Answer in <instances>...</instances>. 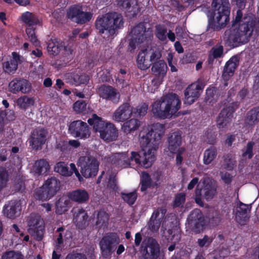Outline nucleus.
Returning a JSON list of instances; mask_svg holds the SVG:
<instances>
[{
	"mask_svg": "<svg viewBox=\"0 0 259 259\" xmlns=\"http://www.w3.org/2000/svg\"><path fill=\"white\" fill-rule=\"evenodd\" d=\"M87 104L84 100H78L73 105L74 111L77 113L85 114L87 111Z\"/></svg>",
	"mask_w": 259,
	"mask_h": 259,
	"instance_id": "54",
	"label": "nucleus"
},
{
	"mask_svg": "<svg viewBox=\"0 0 259 259\" xmlns=\"http://www.w3.org/2000/svg\"><path fill=\"white\" fill-rule=\"evenodd\" d=\"M29 230L31 231L35 239L39 241L44 237L45 232V224L43 219L37 214H31L27 220Z\"/></svg>",
	"mask_w": 259,
	"mask_h": 259,
	"instance_id": "13",
	"label": "nucleus"
},
{
	"mask_svg": "<svg viewBox=\"0 0 259 259\" xmlns=\"http://www.w3.org/2000/svg\"><path fill=\"white\" fill-rule=\"evenodd\" d=\"M47 135L48 131L44 128H35L31 134L29 141L32 149L36 150L41 149L47 140Z\"/></svg>",
	"mask_w": 259,
	"mask_h": 259,
	"instance_id": "19",
	"label": "nucleus"
},
{
	"mask_svg": "<svg viewBox=\"0 0 259 259\" xmlns=\"http://www.w3.org/2000/svg\"><path fill=\"white\" fill-rule=\"evenodd\" d=\"M133 114V107L129 103L121 104L114 112L113 119L117 122H123Z\"/></svg>",
	"mask_w": 259,
	"mask_h": 259,
	"instance_id": "23",
	"label": "nucleus"
},
{
	"mask_svg": "<svg viewBox=\"0 0 259 259\" xmlns=\"http://www.w3.org/2000/svg\"><path fill=\"white\" fill-rule=\"evenodd\" d=\"M67 196L70 200L78 203H83L88 201L89 195L84 189H78L68 193Z\"/></svg>",
	"mask_w": 259,
	"mask_h": 259,
	"instance_id": "32",
	"label": "nucleus"
},
{
	"mask_svg": "<svg viewBox=\"0 0 259 259\" xmlns=\"http://www.w3.org/2000/svg\"><path fill=\"white\" fill-rule=\"evenodd\" d=\"M255 145V143L253 141L248 142L243 151L242 156L243 158H248L250 159L253 156V148Z\"/></svg>",
	"mask_w": 259,
	"mask_h": 259,
	"instance_id": "57",
	"label": "nucleus"
},
{
	"mask_svg": "<svg viewBox=\"0 0 259 259\" xmlns=\"http://www.w3.org/2000/svg\"><path fill=\"white\" fill-rule=\"evenodd\" d=\"M9 181V175L7 169L0 166V192L7 186Z\"/></svg>",
	"mask_w": 259,
	"mask_h": 259,
	"instance_id": "49",
	"label": "nucleus"
},
{
	"mask_svg": "<svg viewBox=\"0 0 259 259\" xmlns=\"http://www.w3.org/2000/svg\"><path fill=\"white\" fill-rule=\"evenodd\" d=\"M209 53L213 56V58H220L223 57L224 47L221 43H218L211 48Z\"/></svg>",
	"mask_w": 259,
	"mask_h": 259,
	"instance_id": "56",
	"label": "nucleus"
},
{
	"mask_svg": "<svg viewBox=\"0 0 259 259\" xmlns=\"http://www.w3.org/2000/svg\"><path fill=\"white\" fill-rule=\"evenodd\" d=\"M22 22L26 24V27H36L40 24L38 17L33 13L26 11L23 13L21 16Z\"/></svg>",
	"mask_w": 259,
	"mask_h": 259,
	"instance_id": "34",
	"label": "nucleus"
},
{
	"mask_svg": "<svg viewBox=\"0 0 259 259\" xmlns=\"http://www.w3.org/2000/svg\"><path fill=\"white\" fill-rule=\"evenodd\" d=\"M174 215L172 213L167 214L164 219L162 224V227L166 231L167 237L168 238L171 237V239L175 236V232L177 229V226L175 225V224L172 221L169 222V219L172 220V218H174Z\"/></svg>",
	"mask_w": 259,
	"mask_h": 259,
	"instance_id": "35",
	"label": "nucleus"
},
{
	"mask_svg": "<svg viewBox=\"0 0 259 259\" xmlns=\"http://www.w3.org/2000/svg\"><path fill=\"white\" fill-rule=\"evenodd\" d=\"M217 149L214 146L206 149L203 153V162L205 165L211 163L217 156Z\"/></svg>",
	"mask_w": 259,
	"mask_h": 259,
	"instance_id": "41",
	"label": "nucleus"
},
{
	"mask_svg": "<svg viewBox=\"0 0 259 259\" xmlns=\"http://www.w3.org/2000/svg\"><path fill=\"white\" fill-rule=\"evenodd\" d=\"M55 233L57 237L56 240L57 246L63 243V237H65L67 236V233L70 235V232L67 230H65V228L63 227L58 228L56 231Z\"/></svg>",
	"mask_w": 259,
	"mask_h": 259,
	"instance_id": "55",
	"label": "nucleus"
},
{
	"mask_svg": "<svg viewBox=\"0 0 259 259\" xmlns=\"http://www.w3.org/2000/svg\"><path fill=\"white\" fill-rule=\"evenodd\" d=\"M17 104L20 109L26 110L34 105V100L33 98L23 96L17 99Z\"/></svg>",
	"mask_w": 259,
	"mask_h": 259,
	"instance_id": "45",
	"label": "nucleus"
},
{
	"mask_svg": "<svg viewBox=\"0 0 259 259\" xmlns=\"http://www.w3.org/2000/svg\"><path fill=\"white\" fill-rule=\"evenodd\" d=\"M161 221V219L152 214L148 224V229L153 232H156L159 229Z\"/></svg>",
	"mask_w": 259,
	"mask_h": 259,
	"instance_id": "51",
	"label": "nucleus"
},
{
	"mask_svg": "<svg viewBox=\"0 0 259 259\" xmlns=\"http://www.w3.org/2000/svg\"><path fill=\"white\" fill-rule=\"evenodd\" d=\"M202 193L206 200H211L217 195V186L211 180L205 181L202 189Z\"/></svg>",
	"mask_w": 259,
	"mask_h": 259,
	"instance_id": "33",
	"label": "nucleus"
},
{
	"mask_svg": "<svg viewBox=\"0 0 259 259\" xmlns=\"http://www.w3.org/2000/svg\"><path fill=\"white\" fill-rule=\"evenodd\" d=\"M50 170L48 161L45 159H40L36 161L33 165V170L38 175L46 174Z\"/></svg>",
	"mask_w": 259,
	"mask_h": 259,
	"instance_id": "38",
	"label": "nucleus"
},
{
	"mask_svg": "<svg viewBox=\"0 0 259 259\" xmlns=\"http://www.w3.org/2000/svg\"><path fill=\"white\" fill-rule=\"evenodd\" d=\"M68 133L75 138L85 139L90 136L91 132L88 124L81 120L71 122L68 125Z\"/></svg>",
	"mask_w": 259,
	"mask_h": 259,
	"instance_id": "14",
	"label": "nucleus"
},
{
	"mask_svg": "<svg viewBox=\"0 0 259 259\" xmlns=\"http://www.w3.org/2000/svg\"><path fill=\"white\" fill-rule=\"evenodd\" d=\"M217 93V89L215 87H211L206 89L205 100L210 103L215 101V98Z\"/></svg>",
	"mask_w": 259,
	"mask_h": 259,
	"instance_id": "58",
	"label": "nucleus"
},
{
	"mask_svg": "<svg viewBox=\"0 0 259 259\" xmlns=\"http://www.w3.org/2000/svg\"><path fill=\"white\" fill-rule=\"evenodd\" d=\"M70 82L76 86L81 84H87L90 80L88 75L85 73L72 72L70 75Z\"/></svg>",
	"mask_w": 259,
	"mask_h": 259,
	"instance_id": "37",
	"label": "nucleus"
},
{
	"mask_svg": "<svg viewBox=\"0 0 259 259\" xmlns=\"http://www.w3.org/2000/svg\"><path fill=\"white\" fill-rule=\"evenodd\" d=\"M36 27H26L25 32L30 42L35 47H39L40 42L36 35Z\"/></svg>",
	"mask_w": 259,
	"mask_h": 259,
	"instance_id": "47",
	"label": "nucleus"
},
{
	"mask_svg": "<svg viewBox=\"0 0 259 259\" xmlns=\"http://www.w3.org/2000/svg\"><path fill=\"white\" fill-rule=\"evenodd\" d=\"M56 148L62 152H67L70 150L71 148L66 141H60L57 143Z\"/></svg>",
	"mask_w": 259,
	"mask_h": 259,
	"instance_id": "62",
	"label": "nucleus"
},
{
	"mask_svg": "<svg viewBox=\"0 0 259 259\" xmlns=\"http://www.w3.org/2000/svg\"><path fill=\"white\" fill-rule=\"evenodd\" d=\"M119 238L115 233H110L104 236L99 245L104 256H109L114 251V245L119 243Z\"/></svg>",
	"mask_w": 259,
	"mask_h": 259,
	"instance_id": "15",
	"label": "nucleus"
},
{
	"mask_svg": "<svg viewBox=\"0 0 259 259\" xmlns=\"http://www.w3.org/2000/svg\"><path fill=\"white\" fill-rule=\"evenodd\" d=\"M2 259H23V256L19 252L11 250L4 252Z\"/></svg>",
	"mask_w": 259,
	"mask_h": 259,
	"instance_id": "59",
	"label": "nucleus"
},
{
	"mask_svg": "<svg viewBox=\"0 0 259 259\" xmlns=\"http://www.w3.org/2000/svg\"><path fill=\"white\" fill-rule=\"evenodd\" d=\"M146 24L145 22H140L131 31L132 36L139 45V47L148 48L152 40V29L151 27L147 28Z\"/></svg>",
	"mask_w": 259,
	"mask_h": 259,
	"instance_id": "7",
	"label": "nucleus"
},
{
	"mask_svg": "<svg viewBox=\"0 0 259 259\" xmlns=\"http://www.w3.org/2000/svg\"><path fill=\"white\" fill-rule=\"evenodd\" d=\"M109 214L103 209H100L97 215L96 225L100 227H105L108 223Z\"/></svg>",
	"mask_w": 259,
	"mask_h": 259,
	"instance_id": "44",
	"label": "nucleus"
},
{
	"mask_svg": "<svg viewBox=\"0 0 259 259\" xmlns=\"http://www.w3.org/2000/svg\"><path fill=\"white\" fill-rule=\"evenodd\" d=\"M222 220V217L220 213L215 212V214L209 219V223L213 227L218 226Z\"/></svg>",
	"mask_w": 259,
	"mask_h": 259,
	"instance_id": "64",
	"label": "nucleus"
},
{
	"mask_svg": "<svg viewBox=\"0 0 259 259\" xmlns=\"http://www.w3.org/2000/svg\"><path fill=\"white\" fill-rule=\"evenodd\" d=\"M186 201V194L184 192L177 193L175 195L172 206L174 208L180 207L182 208Z\"/></svg>",
	"mask_w": 259,
	"mask_h": 259,
	"instance_id": "52",
	"label": "nucleus"
},
{
	"mask_svg": "<svg viewBox=\"0 0 259 259\" xmlns=\"http://www.w3.org/2000/svg\"><path fill=\"white\" fill-rule=\"evenodd\" d=\"M9 91L13 94H28L31 90V84L27 79L16 77L14 78L9 84Z\"/></svg>",
	"mask_w": 259,
	"mask_h": 259,
	"instance_id": "18",
	"label": "nucleus"
},
{
	"mask_svg": "<svg viewBox=\"0 0 259 259\" xmlns=\"http://www.w3.org/2000/svg\"><path fill=\"white\" fill-rule=\"evenodd\" d=\"M239 106L238 102H233L221 110L217 119V126L219 129L226 128L231 122L234 113Z\"/></svg>",
	"mask_w": 259,
	"mask_h": 259,
	"instance_id": "10",
	"label": "nucleus"
},
{
	"mask_svg": "<svg viewBox=\"0 0 259 259\" xmlns=\"http://www.w3.org/2000/svg\"><path fill=\"white\" fill-rule=\"evenodd\" d=\"M67 16L71 21L82 25L92 19L93 13L83 12L82 6L76 4L69 7L67 12Z\"/></svg>",
	"mask_w": 259,
	"mask_h": 259,
	"instance_id": "11",
	"label": "nucleus"
},
{
	"mask_svg": "<svg viewBox=\"0 0 259 259\" xmlns=\"http://www.w3.org/2000/svg\"><path fill=\"white\" fill-rule=\"evenodd\" d=\"M243 38L237 30L228 29L224 33V41L225 45L231 48H234L241 45H244Z\"/></svg>",
	"mask_w": 259,
	"mask_h": 259,
	"instance_id": "20",
	"label": "nucleus"
},
{
	"mask_svg": "<svg viewBox=\"0 0 259 259\" xmlns=\"http://www.w3.org/2000/svg\"><path fill=\"white\" fill-rule=\"evenodd\" d=\"M140 190L142 192H144L152 185V179L150 176L147 172H142L140 180Z\"/></svg>",
	"mask_w": 259,
	"mask_h": 259,
	"instance_id": "46",
	"label": "nucleus"
},
{
	"mask_svg": "<svg viewBox=\"0 0 259 259\" xmlns=\"http://www.w3.org/2000/svg\"><path fill=\"white\" fill-rule=\"evenodd\" d=\"M141 125V122L137 119L132 118L126 121L122 125V132L126 134H131L137 131Z\"/></svg>",
	"mask_w": 259,
	"mask_h": 259,
	"instance_id": "36",
	"label": "nucleus"
},
{
	"mask_svg": "<svg viewBox=\"0 0 259 259\" xmlns=\"http://www.w3.org/2000/svg\"><path fill=\"white\" fill-rule=\"evenodd\" d=\"M54 171L64 177H69L72 175V170H71V168L69 169L68 163L64 161L56 163Z\"/></svg>",
	"mask_w": 259,
	"mask_h": 259,
	"instance_id": "42",
	"label": "nucleus"
},
{
	"mask_svg": "<svg viewBox=\"0 0 259 259\" xmlns=\"http://www.w3.org/2000/svg\"><path fill=\"white\" fill-rule=\"evenodd\" d=\"M166 68L167 65L164 61L159 60L153 63L151 70L155 75L163 76L166 74Z\"/></svg>",
	"mask_w": 259,
	"mask_h": 259,
	"instance_id": "43",
	"label": "nucleus"
},
{
	"mask_svg": "<svg viewBox=\"0 0 259 259\" xmlns=\"http://www.w3.org/2000/svg\"><path fill=\"white\" fill-rule=\"evenodd\" d=\"M100 96L103 99L112 101L114 103H117L119 99V96L117 90L109 85H103L99 88Z\"/></svg>",
	"mask_w": 259,
	"mask_h": 259,
	"instance_id": "28",
	"label": "nucleus"
},
{
	"mask_svg": "<svg viewBox=\"0 0 259 259\" xmlns=\"http://www.w3.org/2000/svg\"><path fill=\"white\" fill-rule=\"evenodd\" d=\"M148 109V105L146 103H141L136 108H133V114L136 117L144 116L147 113Z\"/></svg>",
	"mask_w": 259,
	"mask_h": 259,
	"instance_id": "53",
	"label": "nucleus"
},
{
	"mask_svg": "<svg viewBox=\"0 0 259 259\" xmlns=\"http://www.w3.org/2000/svg\"><path fill=\"white\" fill-rule=\"evenodd\" d=\"M188 225L195 233H200L205 228L207 222L202 211L199 209L193 210L187 218Z\"/></svg>",
	"mask_w": 259,
	"mask_h": 259,
	"instance_id": "12",
	"label": "nucleus"
},
{
	"mask_svg": "<svg viewBox=\"0 0 259 259\" xmlns=\"http://www.w3.org/2000/svg\"><path fill=\"white\" fill-rule=\"evenodd\" d=\"M72 211L76 226L80 229L85 228L89 218L87 211L82 208L77 207L73 208Z\"/></svg>",
	"mask_w": 259,
	"mask_h": 259,
	"instance_id": "27",
	"label": "nucleus"
},
{
	"mask_svg": "<svg viewBox=\"0 0 259 259\" xmlns=\"http://www.w3.org/2000/svg\"><path fill=\"white\" fill-rule=\"evenodd\" d=\"M167 29L163 24H158L155 26V36L160 41H165L167 39Z\"/></svg>",
	"mask_w": 259,
	"mask_h": 259,
	"instance_id": "48",
	"label": "nucleus"
},
{
	"mask_svg": "<svg viewBox=\"0 0 259 259\" xmlns=\"http://www.w3.org/2000/svg\"><path fill=\"white\" fill-rule=\"evenodd\" d=\"M259 123V106L253 107L248 111L244 118V124L248 128H253Z\"/></svg>",
	"mask_w": 259,
	"mask_h": 259,
	"instance_id": "26",
	"label": "nucleus"
},
{
	"mask_svg": "<svg viewBox=\"0 0 259 259\" xmlns=\"http://www.w3.org/2000/svg\"><path fill=\"white\" fill-rule=\"evenodd\" d=\"M164 133V125L159 123L144 127L139 134L142 151H132L130 157L127 152L117 153L112 159L113 163L122 168L130 166L131 162L134 161L139 166L150 167L155 160L154 151L158 148Z\"/></svg>",
	"mask_w": 259,
	"mask_h": 259,
	"instance_id": "1",
	"label": "nucleus"
},
{
	"mask_svg": "<svg viewBox=\"0 0 259 259\" xmlns=\"http://www.w3.org/2000/svg\"><path fill=\"white\" fill-rule=\"evenodd\" d=\"M248 210H250L249 205L239 201L235 212V220L239 225L243 226L248 221L250 216Z\"/></svg>",
	"mask_w": 259,
	"mask_h": 259,
	"instance_id": "25",
	"label": "nucleus"
},
{
	"mask_svg": "<svg viewBox=\"0 0 259 259\" xmlns=\"http://www.w3.org/2000/svg\"><path fill=\"white\" fill-rule=\"evenodd\" d=\"M117 6L124 11L130 17H136L139 12L137 3L134 4V0H116Z\"/></svg>",
	"mask_w": 259,
	"mask_h": 259,
	"instance_id": "24",
	"label": "nucleus"
},
{
	"mask_svg": "<svg viewBox=\"0 0 259 259\" xmlns=\"http://www.w3.org/2000/svg\"><path fill=\"white\" fill-rule=\"evenodd\" d=\"M203 89L201 83H192L184 91V104L191 105L194 103L200 96Z\"/></svg>",
	"mask_w": 259,
	"mask_h": 259,
	"instance_id": "17",
	"label": "nucleus"
},
{
	"mask_svg": "<svg viewBox=\"0 0 259 259\" xmlns=\"http://www.w3.org/2000/svg\"><path fill=\"white\" fill-rule=\"evenodd\" d=\"M120 195L121 198L129 205H133L138 197L136 190L130 193L121 192Z\"/></svg>",
	"mask_w": 259,
	"mask_h": 259,
	"instance_id": "50",
	"label": "nucleus"
},
{
	"mask_svg": "<svg viewBox=\"0 0 259 259\" xmlns=\"http://www.w3.org/2000/svg\"><path fill=\"white\" fill-rule=\"evenodd\" d=\"M70 203L69 199L65 196H62L56 203V212L58 214H62L68 210V205Z\"/></svg>",
	"mask_w": 259,
	"mask_h": 259,
	"instance_id": "40",
	"label": "nucleus"
},
{
	"mask_svg": "<svg viewBox=\"0 0 259 259\" xmlns=\"http://www.w3.org/2000/svg\"><path fill=\"white\" fill-rule=\"evenodd\" d=\"M77 165L80 167V172L85 178L96 176L99 170V162L93 156H83L79 158Z\"/></svg>",
	"mask_w": 259,
	"mask_h": 259,
	"instance_id": "9",
	"label": "nucleus"
},
{
	"mask_svg": "<svg viewBox=\"0 0 259 259\" xmlns=\"http://www.w3.org/2000/svg\"><path fill=\"white\" fill-rule=\"evenodd\" d=\"M240 57L234 55L226 62L224 67L222 77L225 81H228L234 75L239 65Z\"/></svg>",
	"mask_w": 259,
	"mask_h": 259,
	"instance_id": "21",
	"label": "nucleus"
},
{
	"mask_svg": "<svg viewBox=\"0 0 259 259\" xmlns=\"http://www.w3.org/2000/svg\"><path fill=\"white\" fill-rule=\"evenodd\" d=\"M47 52L51 57L57 56L61 51V48L63 47V41L60 39L52 37L48 40Z\"/></svg>",
	"mask_w": 259,
	"mask_h": 259,
	"instance_id": "30",
	"label": "nucleus"
},
{
	"mask_svg": "<svg viewBox=\"0 0 259 259\" xmlns=\"http://www.w3.org/2000/svg\"><path fill=\"white\" fill-rule=\"evenodd\" d=\"M60 188V181L52 177L47 180L41 187L35 190L34 197L37 200L42 201L50 199L56 194Z\"/></svg>",
	"mask_w": 259,
	"mask_h": 259,
	"instance_id": "8",
	"label": "nucleus"
},
{
	"mask_svg": "<svg viewBox=\"0 0 259 259\" xmlns=\"http://www.w3.org/2000/svg\"><path fill=\"white\" fill-rule=\"evenodd\" d=\"M168 149L170 153L175 154L181 147L182 136L179 132H175L167 137Z\"/></svg>",
	"mask_w": 259,
	"mask_h": 259,
	"instance_id": "29",
	"label": "nucleus"
},
{
	"mask_svg": "<svg viewBox=\"0 0 259 259\" xmlns=\"http://www.w3.org/2000/svg\"><path fill=\"white\" fill-rule=\"evenodd\" d=\"M151 111L154 116L160 119L177 117L181 106V101L176 93L163 95L152 103Z\"/></svg>",
	"mask_w": 259,
	"mask_h": 259,
	"instance_id": "3",
	"label": "nucleus"
},
{
	"mask_svg": "<svg viewBox=\"0 0 259 259\" xmlns=\"http://www.w3.org/2000/svg\"><path fill=\"white\" fill-rule=\"evenodd\" d=\"M23 57L18 53L12 52L10 59L2 63L3 71L10 75L14 74L18 69V64H21L23 62Z\"/></svg>",
	"mask_w": 259,
	"mask_h": 259,
	"instance_id": "22",
	"label": "nucleus"
},
{
	"mask_svg": "<svg viewBox=\"0 0 259 259\" xmlns=\"http://www.w3.org/2000/svg\"><path fill=\"white\" fill-rule=\"evenodd\" d=\"M148 57L147 53L145 51L139 53L137 58V64L139 69L145 70L150 67L151 61L148 59Z\"/></svg>",
	"mask_w": 259,
	"mask_h": 259,
	"instance_id": "39",
	"label": "nucleus"
},
{
	"mask_svg": "<svg viewBox=\"0 0 259 259\" xmlns=\"http://www.w3.org/2000/svg\"><path fill=\"white\" fill-rule=\"evenodd\" d=\"M65 259H87L85 254L73 251L68 253Z\"/></svg>",
	"mask_w": 259,
	"mask_h": 259,
	"instance_id": "63",
	"label": "nucleus"
},
{
	"mask_svg": "<svg viewBox=\"0 0 259 259\" xmlns=\"http://www.w3.org/2000/svg\"><path fill=\"white\" fill-rule=\"evenodd\" d=\"M63 47L61 48V54L64 58H66L67 60H70L72 58V53L73 50L71 46L68 45H66L63 41Z\"/></svg>",
	"mask_w": 259,
	"mask_h": 259,
	"instance_id": "60",
	"label": "nucleus"
},
{
	"mask_svg": "<svg viewBox=\"0 0 259 259\" xmlns=\"http://www.w3.org/2000/svg\"><path fill=\"white\" fill-rule=\"evenodd\" d=\"M212 242V238L205 235L202 238H199L197 242L200 247H208Z\"/></svg>",
	"mask_w": 259,
	"mask_h": 259,
	"instance_id": "61",
	"label": "nucleus"
},
{
	"mask_svg": "<svg viewBox=\"0 0 259 259\" xmlns=\"http://www.w3.org/2000/svg\"><path fill=\"white\" fill-rule=\"evenodd\" d=\"M88 123L93 126L96 133L100 134V138L107 142L116 140L118 137V130L114 124L106 122L96 114H93L88 120Z\"/></svg>",
	"mask_w": 259,
	"mask_h": 259,
	"instance_id": "6",
	"label": "nucleus"
},
{
	"mask_svg": "<svg viewBox=\"0 0 259 259\" xmlns=\"http://www.w3.org/2000/svg\"><path fill=\"white\" fill-rule=\"evenodd\" d=\"M211 10H208L207 29L219 31L230 21V5L229 0H212Z\"/></svg>",
	"mask_w": 259,
	"mask_h": 259,
	"instance_id": "2",
	"label": "nucleus"
},
{
	"mask_svg": "<svg viewBox=\"0 0 259 259\" xmlns=\"http://www.w3.org/2000/svg\"><path fill=\"white\" fill-rule=\"evenodd\" d=\"M20 210V205L17 200H11L6 204L3 208L4 215L9 219H14Z\"/></svg>",
	"mask_w": 259,
	"mask_h": 259,
	"instance_id": "31",
	"label": "nucleus"
},
{
	"mask_svg": "<svg viewBox=\"0 0 259 259\" xmlns=\"http://www.w3.org/2000/svg\"><path fill=\"white\" fill-rule=\"evenodd\" d=\"M238 25L237 29L243 38L244 43H247L252 35L257 25L256 18L251 13L243 15L241 10H237L235 19L232 21V26Z\"/></svg>",
	"mask_w": 259,
	"mask_h": 259,
	"instance_id": "5",
	"label": "nucleus"
},
{
	"mask_svg": "<svg viewBox=\"0 0 259 259\" xmlns=\"http://www.w3.org/2000/svg\"><path fill=\"white\" fill-rule=\"evenodd\" d=\"M141 253L143 259H158L160 256V246L156 239L149 238L144 246L142 244Z\"/></svg>",
	"mask_w": 259,
	"mask_h": 259,
	"instance_id": "16",
	"label": "nucleus"
},
{
	"mask_svg": "<svg viewBox=\"0 0 259 259\" xmlns=\"http://www.w3.org/2000/svg\"><path fill=\"white\" fill-rule=\"evenodd\" d=\"M124 21L121 14L115 12H108L98 16L95 21V26L100 34L105 32L113 36L118 29L123 27Z\"/></svg>",
	"mask_w": 259,
	"mask_h": 259,
	"instance_id": "4",
	"label": "nucleus"
}]
</instances>
